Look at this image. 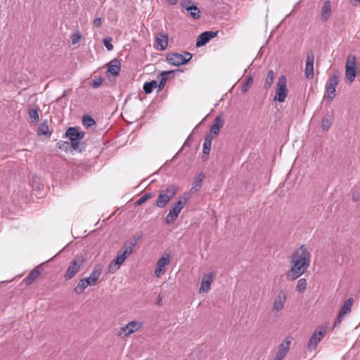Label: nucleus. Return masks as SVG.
<instances>
[{
	"label": "nucleus",
	"mask_w": 360,
	"mask_h": 360,
	"mask_svg": "<svg viewBox=\"0 0 360 360\" xmlns=\"http://www.w3.org/2000/svg\"><path fill=\"white\" fill-rule=\"evenodd\" d=\"M165 272V269L157 266L155 270V274L157 277H160Z\"/></svg>",
	"instance_id": "49530a36"
},
{
	"label": "nucleus",
	"mask_w": 360,
	"mask_h": 360,
	"mask_svg": "<svg viewBox=\"0 0 360 360\" xmlns=\"http://www.w3.org/2000/svg\"><path fill=\"white\" fill-rule=\"evenodd\" d=\"M170 262L169 256H162L158 260L157 266L165 269V266L167 265Z\"/></svg>",
	"instance_id": "4c0bfd02"
},
{
	"label": "nucleus",
	"mask_w": 360,
	"mask_h": 360,
	"mask_svg": "<svg viewBox=\"0 0 360 360\" xmlns=\"http://www.w3.org/2000/svg\"><path fill=\"white\" fill-rule=\"evenodd\" d=\"M65 137L68 138L73 150L82 152L85 147L80 143V141L84 139L85 132L79 131L76 127H69L65 131Z\"/></svg>",
	"instance_id": "f03ea898"
},
{
	"label": "nucleus",
	"mask_w": 360,
	"mask_h": 360,
	"mask_svg": "<svg viewBox=\"0 0 360 360\" xmlns=\"http://www.w3.org/2000/svg\"><path fill=\"white\" fill-rule=\"evenodd\" d=\"M189 3L182 2L181 6L184 8L189 13V15L193 19H198L200 18V11L195 5H188Z\"/></svg>",
	"instance_id": "a211bd4d"
},
{
	"label": "nucleus",
	"mask_w": 360,
	"mask_h": 360,
	"mask_svg": "<svg viewBox=\"0 0 360 360\" xmlns=\"http://www.w3.org/2000/svg\"><path fill=\"white\" fill-rule=\"evenodd\" d=\"M218 32H213V31H205L202 33H201L197 38L196 40V46L197 47H201L204 45H205L207 43L209 42V41L214 38L217 35Z\"/></svg>",
	"instance_id": "ddd939ff"
},
{
	"label": "nucleus",
	"mask_w": 360,
	"mask_h": 360,
	"mask_svg": "<svg viewBox=\"0 0 360 360\" xmlns=\"http://www.w3.org/2000/svg\"><path fill=\"white\" fill-rule=\"evenodd\" d=\"M37 135H46L51 134L49 129L48 120H44L39 126L37 129Z\"/></svg>",
	"instance_id": "72a5a7b5"
},
{
	"label": "nucleus",
	"mask_w": 360,
	"mask_h": 360,
	"mask_svg": "<svg viewBox=\"0 0 360 360\" xmlns=\"http://www.w3.org/2000/svg\"><path fill=\"white\" fill-rule=\"evenodd\" d=\"M308 266L300 263L298 260H290V269L286 274V278L288 281H295L305 273Z\"/></svg>",
	"instance_id": "423d86ee"
},
{
	"label": "nucleus",
	"mask_w": 360,
	"mask_h": 360,
	"mask_svg": "<svg viewBox=\"0 0 360 360\" xmlns=\"http://www.w3.org/2000/svg\"><path fill=\"white\" fill-rule=\"evenodd\" d=\"M339 83V77L337 74H333L328 79L326 84L324 98L330 103L335 96V89Z\"/></svg>",
	"instance_id": "0eeeda50"
},
{
	"label": "nucleus",
	"mask_w": 360,
	"mask_h": 360,
	"mask_svg": "<svg viewBox=\"0 0 360 360\" xmlns=\"http://www.w3.org/2000/svg\"><path fill=\"white\" fill-rule=\"evenodd\" d=\"M93 25L96 27H100L101 25V18H96L93 22Z\"/></svg>",
	"instance_id": "09e8293b"
},
{
	"label": "nucleus",
	"mask_w": 360,
	"mask_h": 360,
	"mask_svg": "<svg viewBox=\"0 0 360 360\" xmlns=\"http://www.w3.org/2000/svg\"><path fill=\"white\" fill-rule=\"evenodd\" d=\"M104 81V79L102 78V77H98V78H96L94 80H93V82L91 84V86L94 88V89H96V88H98L101 84Z\"/></svg>",
	"instance_id": "c03bdc74"
},
{
	"label": "nucleus",
	"mask_w": 360,
	"mask_h": 360,
	"mask_svg": "<svg viewBox=\"0 0 360 360\" xmlns=\"http://www.w3.org/2000/svg\"><path fill=\"white\" fill-rule=\"evenodd\" d=\"M142 233H136L124 244L122 248L119 251L117 256L109 265V272L114 274L120 266L124 262L126 258L131 254L134 248L138 241L142 238Z\"/></svg>",
	"instance_id": "f257e3e1"
},
{
	"label": "nucleus",
	"mask_w": 360,
	"mask_h": 360,
	"mask_svg": "<svg viewBox=\"0 0 360 360\" xmlns=\"http://www.w3.org/2000/svg\"><path fill=\"white\" fill-rule=\"evenodd\" d=\"M287 96L288 90L286 86V78L282 75L278 79L274 99L279 103H283L285 101Z\"/></svg>",
	"instance_id": "6e6552de"
},
{
	"label": "nucleus",
	"mask_w": 360,
	"mask_h": 360,
	"mask_svg": "<svg viewBox=\"0 0 360 360\" xmlns=\"http://www.w3.org/2000/svg\"><path fill=\"white\" fill-rule=\"evenodd\" d=\"M290 345V342L289 340H287L285 342V345H284V343H283L279 346L276 356V360H282L284 358L285 355L286 354L287 352L289 349Z\"/></svg>",
	"instance_id": "b1692460"
},
{
	"label": "nucleus",
	"mask_w": 360,
	"mask_h": 360,
	"mask_svg": "<svg viewBox=\"0 0 360 360\" xmlns=\"http://www.w3.org/2000/svg\"><path fill=\"white\" fill-rule=\"evenodd\" d=\"M333 117L330 115H326L323 117L321 120V129L323 131H326L330 128L333 123Z\"/></svg>",
	"instance_id": "c85d7f7f"
},
{
	"label": "nucleus",
	"mask_w": 360,
	"mask_h": 360,
	"mask_svg": "<svg viewBox=\"0 0 360 360\" xmlns=\"http://www.w3.org/2000/svg\"><path fill=\"white\" fill-rule=\"evenodd\" d=\"M327 328L321 326L316 330L311 335L307 344V349L309 351L314 350L326 333Z\"/></svg>",
	"instance_id": "9d476101"
},
{
	"label": "nucleus",
	"mask_w": 360,
	"mask_h": 360,
	"mask_svg": "<svg viewBox=\"0 0 360 360\" xmlns=\"http://www.w3.org/2000/svg\"><path fill=\"white\" fill-rule=\"evenodd\" d=\"M189 144V142H188V139L185 141L184 145Z\"/></svg>",
	"instance_id": "5fc2aeb1"
},
{
	"label": "nucleus",
	"mask_w": 360,
	"mask_h": 360,
	"mask_svg": "<svg viewBox=\"0 0 360 360\" xmlns=\"http://www.w3.org/2000/svg\"><path fill=\"white\" fill-rule=\"evenodd\" d=\"M158 87V82L155 80H153L151 82H146L143 84V91L146 94H150L153 89Z\"/></svg>",
	"instance_id": "f704fd0d"
},
{
	"label": "nucleus",
	"mask_w": 360,
	"mask_h": 360,
	"mask_svg": "<svg viewBox=\"0 0 360 360\" xmlns=\"http://www.w3.org/2000/svg\"><path fill=\"white\" fill-rule=\"evenodd\" d=\"M183 58H185V59L187 60V63L189 62L192 58V54L189 52H184V54H182Z\"/></svg>",
	"instance_id": "de8ad7c7"
},
{
	"label": "nucleus",
	"mask_w": 360,
	"mask_h": 360,
	"mask_svg": "<svg viewBox=\"0 0 360 360\" xmlns=\"http://www.w3.org/2000/svg\"><path fill=\"white\" fill-rule=\"evenodd\" d=\"M161 301H162V297H160V295H159L158 296V301L157 302V304L158 305H160Z\"/></svg>",
	"instance_id": "603ef678"
},
{
	"label": "nucleus",
	"mask_w": 360,
	"mask_h": 360,
	"mask_svg": "<svg viewBox=\"0 0 360 360\" xmlns=\"http://www.w3.org/2000/svg\"><path fill=\"white\" fill-rule=\"evenodd\" d=\"M28 114L31 124H37L39 120L38 110L34 108H28Z\"/></svg>",
	"instance_id": "2f4dec72"
},
{
	"label": "nucleus",
	"mask_w": 360,
	"mask_h": 360,
	"mask_svg": "<svg viewBox=\"0 0 360 360\" xmlns=\"http://www.w3.org/2000/svg\"><path fill=\"white\" fill-rule=\"evenodd\" d=\"M120 70V62L117 59L112 60L108 64V72L114 77L119 75Z\"/></svg>",
	"instance_id": "6ab92c4d"
},
{
	"label": "nucleus",
	"mask_w": 360,
	"mask_h": 360,
	"mask_svg": "<svg viewBox=\"0 0 360 360\" xmlns=\"http://www.w3.org/2000/svg\"><path fill=\"white\" fill-rule=\"evenodd\" d=\"M331 4L330 1H326L321 8V18L323 21H326L331 15Z\"/></svg>",
	"instance_id": "aec40b11"
},
{
	"label": "nucleus",
	"mask_w": 360,
	"mask_h": 360,
	"mask_svg": "<svg viewBox=\"0 0 360 360\" xmlns=\"http://www.w3.org/2000/svg\"><path fill=\"white\" fill-rule=\"evenodd\" d=\"M291 259L295 261L298 260L300 263H302L309 266L311 262V254L307 250L305 245H302L293 252Z\"/></svg>",
	"instance_id": "1a4fd4ad"
},
{
	"label": "nucleus",
	"mask_w": 360,
	"mask_h": 360,
	"mask_svg": "<svg viewBox=\"0 0 360 360\" xmlns=\"http://www.w3.org/2000/svg\"><path fill=\"white\" fill-rule=\"evenodd\" d=\"M350 3L355 6H357L360 4V0H350Z\"/></svg>",
	"instance_id": "8fccbe9b"
},
{
	"label": "nucleus",
	"mask_w": 360,
	"mask_h": 360,
	"mask_svg": "<svg viewBox=\"0 0 360 360\" xmlns=\"http://www.w3.org/2000/svg\"><path fill=\"white\" fill-rule=\"evenodd\" d=\"M205 178V175L202 173H200L196 177L195 180L193 181L192 188L190 190L191 193L195 192L198 191L202 185V181Z\"/></svg>",
	"instance_id": "bb28decb"
},
{
	"label": "nucleus",
	"mask_w": 360,
	"mask_h": 360,
	"mask_svg": "<svg viewBox=\"0 0 360 360\" xmlns=\"http://www.w3.org/2000/svg\"><path fill=\"white\" fill-rule=\"evenodd\" d=\"M167 60L173 65L179 66L187 63V60L183 58L182 54L171 53L167 56Z\"/></svg>",
	"instance_id": "4468645a"
},
{
	"label": "nucleus",
	"mask_w": 360,
	"mask_h": 360,
	"mask_svg": "<svg viewBox=\"0 0 360 360\" xmlns=\"http://www.w3.org/2000/svg\"><path fill=\"white\" fill-rule=\"evenodd\" d=\"M167 1L170 5H174L176 3V0H167Z\"/></svg>",
	"instance_id": "3c124183"
},
{
	"label": "nucleus",
	"mask_w": 360,
	"mask_h": 360,
	"mask_svg": "<svg viewBox=\"0 0 360 360\" xmlns=\"http://www.w3.org/2000/svg\"><path fill=\"white\" fill-rule=\"evenodd\" d=\"M174 72V71H164V72H162L158 75V79H160V82H159V83H158V87L159 90L162 89L164 88V86H165L166 82L168 79V75H171Z\"/></svg>",
	"instance_id": "a878e982"
},
{
	"label": "nucleus",
	"mask_w": 360,
	"mask_h": 360,
	"mask_svg": "<svg viewBox=\"0 0 360 360\" xmlns=\"http://www.w3.org/2000/svg\"><path fill=\"white\" fill-rule=\"evenodd\" d=\"M353 304V299L349 298L347 299L341 309L339 311L338 315L337 316L336 321H335L334 326H337L340 325L344 318V316L350 313L352 310V306Z\"/></svg>",
	"instance_id": "9b49d317"
},
{
	"label": "nucleus",
	"mask_w": 360,
	"mask_h": 360,
	"mask_svg": "<svg viewBox=\"0 0 360 360\" xmlns=\"http://www.w3.org/2000/svg\"><path fill=\"white\" fill-rule=\"evenodd\" d=\"M153 194L151 193H146L143 195H142L134 204L136 206H139L146 202L148 199L152 197Z\"/></svg>",
	"instance_id": "ea45409f"
},
{
	"label": "nucleus",
	"mask_w": 360,
	"mask_h": 360,
	"mask_svg": "<svg viewBox=\"0 0 360 360\" xmlns=\"http://www.w3.org/2000/svg\"><path fill=\"white\" fill-rule=\"evenodd\" d=\"M139 328V323L136 321H131L128 323L125 326L122 327L119 335L123 336H128L133 333Z\"/></svg>",
	"instance_id": "dca6fc26"
},
{
	"label": "nucleus",
	"mask_w": 360,
	"mask_h": 360,
	"mask_svg": "<svg viewBox=\"0 0 360 360\" xmlns=\"http://www.w3.org/2000/svg\"><path fill=\"white\" fill-rule=\"evenodd\" d=\"M351 195L354 202H358L360 200V191L357 188H353L352 189Z\"/></svg>",
	"instance_id": "a19ab883"
},
{
	"label": "nucleus",
	"mask_w": 360,
	"mask_h": 360,
	"mask_svg": "<svg viewBox=\"0 0 360 360\" xmlns=\"http://www.w3.org/2000/svg\"><path fill=\"white\" fill-rule=\"evenodd\" d=\"M177 192L178 188L174 185L169 186L167 188L161 190L155 202V206L160 208L165 207Z\"/></svg>",
	"instance_id": "20e7f679"
},
{
	"label": "nucleus",
	"mask_w": 360,
	"mask_h": 360,
	"mask_svg": "<svg viewBox=\"0 0 360 360\" xmlns=\"http://www.w3.org/2000/svg\"><path fill=\"white\" fill-rule=\"evenodd\" d=\"M274 72L273 70L268 71L267 75L265 78L264 88L266 90H269L274 80Z\"/></svg>",
	"instance_id": "473e14b6"
},
{
	"label": "nucleus",
	"mask_w": 360,
	"mask_h": 360,
	"mask_svg": "<svg viewBox=\"0 0 360 360\" xmlns=\"http://www.w3.org/2000/svg\"><path fill=\"white\" fill-rule=\"evenodd\" d=\"M111 41V37H107L103 40V44L108 51H112L113 49V45L112 44Z\"/></svg>",
	"instance_id": "37998d69"
},
{
	"label": "nucleus",
	"mask_w": 360,
	"mask_h": 360,
	"mask_svg": "<svg viewBox=\"0 0 360 360\" xmlns=\"http://www.w3.org/2000/svg\"><path fill=\"white\" fill-rule=\"evenodd\" d=\"M85 262V259L82 255H77L70 262L64 277L66 281L72 278L79 271L82 266Z\"/></svg>",
	"instance_id": "39448f33"
},
{
	"label": "nucleus",
	"mask_w": 360,
	"mask_h": 360,
	"mask_svg": "<svg viewBox=\"0 0 360 360\" xmlns=\"http://www.w3.org/2000/svg\"><path fill=\"white\" fill-rule=\"evenodd\" d=\"M212 282V274L206 275L203 278L200 288V292H207L210 289V285Z\"/></svg>",
	"instance_id": "4be33fe9"
},
{
	"label": "nucleus",
	"mask_w": 360,
	"mask_h": 360,
	"mask_svg": "<svg viewBox=\"0 0 360 360\" xmlns=\"http://www.w3.org/2000/svg\"><path fill=\"white\" fill-rule=\"evenodd\" d=\"M224 120L222 115H219L214 120L213 124L210 128V132L207 135H212V137L218 136L220 129L222 127Z\"/></svg>",
	"instance_id": "2eb2a0df"
},
{
	"label": "nucleus",
	"mask_w": 360,
	"mask_h": 360,
	"mask_svg": "<svg viewBox=\"0 0 360 360\" xmlns=\"http://www.w3.org/2000/svg\"><path fill=\"white\" fill-rule=\"evenodd\" d=\"M81 39V34L80 33H75L72 37V44H76L79 42V41Z\"/></svg>",
	"instance_id": "a18cd8bd"
},
{
	"label": "nucleus",
	"mask_w": 360,
	"mask_h": 360,
	"mask_svg": "<svg viewBox=\"0 0 360 360\" xmlns=\"http://www.w3.org/2000/svg\"><path fill=\"white\" fill-rule=\"evenodd\" d=\"M82 123L86 127H91L96 125L95 120L89 115H85L83 116Z\"/></svg>",
	"instance_id": "e433bc0d"
},
{
	"label": "nucleus",
	"mask_w": 360,
	"mask_h": 360,
	"mask_svg": "<svg viewBox=\"0 0 360 360\" xmlns=\"http://www.w3.org/2000/svg\"><path fill=\"white\" fill-rule=\"evenodd\" d=\"M179 198V200L173 205L165 219V223L166 224H172L176 220L179 213L189 200L188 193H184Z\"/></svg>",
	"instance_id": "7ed1b4c3"
},
{
	"label": "nucleus",
	"mask_w": 360,
	"mask_h": 360,
	"mask_svg": "<svg viewBox=\"0 0 360 360\" xmlns=\"http://www.w3.org/2000/svg\"><path fill=\"white\" fill-rule=\"evenodd\" d=\"M356 68V56L353 54H350L347 56L346 66L345 67Z\"/></svg>",
	"instance_id": "58836bf2"
},
{
	"label": "nucleus",
	"mask_w": 360,
	"mask_h": 360,
	"mask_svg": "<svg viewBox=\"0 0 360 360\" xmlns=\"http://www.w3.org/2000/svg\"><path fill=\"white\" fill-rule=\"evenodd\" d=\"M356 68L345 67V77L349 83H352L356 77Z\"/></svg>",
	"instance_id": "c756f323"
},
{
	"label": "nucleus",
	"mask_w": 360,
	"mask_h": 360,
	"mask_svg": "<svg viewBox=\"0 0 360 360\" xmlns=\"http://www.w3.org/2000/svg\"><path fill=\"white\" fill-rule=\"evenodd\" d=\"M212 139V135H205V136L202 152L203 154L206 155V158H207V155L210 154V152L211 150Z\"/></svg>",
	"instance_id": "393cba45"
},
{
	"label": "nucleus",
	"mask_w": 360,
	"mask_h": 360,
	"mask_svg": "<svg viewBox=\"0 0 360 360\" xmlns=\"http://www.w3.org/2000/svg\"><path fill=\"white\" fill-rule=\"evenodd\" d=\"M314 55L312 51H309L307 54L306 66L304 75L306 78L311 79L314 78Z\"/></svg>",
	"instance_id": "f8f14e48"
},
{
	"label": "nucleus",
	"mask_w": 360,
	"mask_h": 360,
	"mask_svg": "<svg viewBox=\"0 0 360 360\" xmlns=\"http://www.w3.org/2000/svg\"><path fill=\"white\" fill-rule=\"evenodd\" d=\"M39 274L40 271L37 269L32 270L28 276L24 279L25 283L27 285L32 284L34 280L39 277Z\"/></svg>",
	"instance_id": "7c9ffc66"
},
{
	"label": "nucleus",
	"mask_w": 360,
	"mask_h": 360,
	"mask_svg": "<svg viewBox=\"0 0 360 360\" xmlns=\"http://www.w3.org/2000/svg\"><path fill=\"white\" fill-rule=\"evenodd\" d=\"M89 285H90L89 281L83 278L79 280L77 285L75 288V292L77 294L80 295L84 292V290Z\"/></svg>",
	"instance_id": "cd10ccee"
},
{
	"label": "nucleus",
	"mask_w": 360,
	"mask_h": 360,
	"mask_svg": "<svg viewBox=\"0 0 360 360\" xmlns=\"http://www.w3.org/2000/svg\"><path fill=\"white\" fill-rule=\"evenodd\" d=\"M307 281L305 278H300L298 280L296 290L299 292H304L307 289Z\"/></svg>",
	"instance_id": "c9c22d12"
},
{
	"label": "nucleus",
	"mask_w": 360,
	"mask_h": 360,
	"mask_svg": "<svg viewBox=\"0 0 360 360\" xmlns=\"http://www.w3.org/2000/svg\"><path fill=\"white\" fill-rule=\"evenodd\" d=\"M168 45L167 35L162 34L156 39V49L160 51L165 50Z\"/></svg>",
	"instance_id": "5701e85b"
},
{
	"label": "nucleus",
	"mask_w": 360,
	"mask_h": 360,
	"mask_svg": "<svg viewBox=\"0 0 360 360\" xmlns=\"http://www.w3.org/2000/svg\"><path fill=\"white\" fill-rule=\"evenodd\" d=\"M189 144V142H188V139L185 141L184 145Z\"/></svg>",
	"instance_id": "864d4df0"
},
{
	"label": "nucleus",
	"mask_w": 360,
	"mask_h": 360,
	"mask_svg": "<svg viewBox=\"0 0 360 360\" xmlns=\"http://www.w3.org/2000/svg\"><path fill=\"white\" fill-rule=\"evenodd\" d=\"M252 81H253V79H252V76H250L248 79H247V81L241 87V91L242 93H246L249 88H250V86L251 85V84L252 83Z\"/></svg>",
	"instance_id": "79ce46f5"
},
{
	"label": "nucleus",
	"mask_w": 360,
	"mask_h": 360,
	"mask_svg": "<svg viewBox=\"0 0 360 360\" xmlns=\"http://www.w3.org/2000/svg\"><path fill=\"white\" fill-rule=\"evenodd\" d=\"M286 294L283 291L279 292L278 295L276 297L274 302L273 309L276 311H281L284 306L286 300Z\"/></svg>",
	"instance_id": "f3484780"
},
{
	"label": "nucleus",
	"mask_w": 360,
	"mask_h": 360,
	"mask_svg": "<svg viewBox=\"0 0 360 360\" xmlns=\"http://www.w3.org/2000/svg\"><path fill=\"white\" fill-rule=\"evenodd\" d=\"M101 273L102 269L101 267H95L93 271L91 273L90 276L84 278L89 281L90 286H94L96 284Z\"/></svg>",
	"instance_id": "412c9836"
}]
</instances>
